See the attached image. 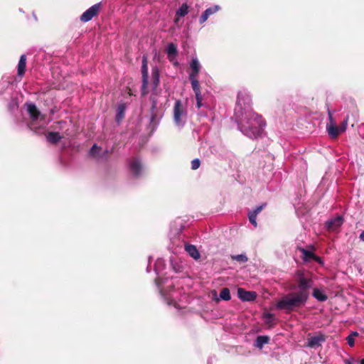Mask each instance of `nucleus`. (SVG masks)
<instances>
[{
  "label": "nucleus",
  "instance_id": "nucleus-1",
  "mask_svg": "<svg viewBox=\"0 0 364 364\" xmlns=\"http://www.w3.org/2000/svg\"><path fill=\"white\" fill-rule=\"evenodd\" d=\"M250 102L249 95L240 92L235 108V117L241 132L249 138L257 139L262 136L266 122L261 115L252 110Z\"/></svg>",
  "mask_w": 364,
  "mask_h": 364
},
{
  "label": "nucleus",
  "instance_id": "nucleus-2",
  "mask_svg": "<svg viewBox=\"0 0 364 364\" xmlns=\"http://www.w3.org/2000/svg\"><path fill=\"white\" fill-rule=\"evenodd\" d=\"M164 267V260L162 259H157L154 265V271L158 275V277L155 279V282L161 295L163 296L164 300L166 301L167 304L173 305L176 308H178V304L176 301L175 297L172 294H168L163 287V284L168 282L166 279L164 280L160 277L161 272Z\"/></svg>",
  "mask_w": 364,
  "mask_h": 364
},
{
  "label": "nucleus",
  "instance_id": "nucleus-3",
  "mask_svg": "<svg viewBox=\"0 0 364 364\" xmlns=\"http://www.w3.org/2000/svg\"><path fill=\"white\" fill-rule=\"evenodd\" d=\"M302 296H299L295 292L289 294L282 297L276 304L278 309L291 311L295 307H300L306 304Z\"/></svg>",
  "mask_w": 364,
  "mask_h": 364
},
{
  "label": "nucleus",
  "instance_id": "nucleus-4",
  "mask_svg": "<svg viewBox=\"0 0 364 364\" xmlns=\"http://www.w3.org/2000/svg\"><path fill=\"white\" fill-rule=\"evenodd\" d=\"M188 117L187 106L181 100L175 102L173 108V119L176 127L178 129L184 127Z\"/></svg>",
  "mask_w": 364,
  "mask_h": 364
},
{
  "label": "nucleus",
  "instance_id": "nucleus-5",
  "mask_svg": "<svg viewBox=\"0 0 364 364\" xmlns=\"http://www.w3.org/2000/svg\"><path fill=\"white\" fill-rule=\"evenodd\" d=\"M298 291L295 292L303 299L307 301L309 293V289L311 288L313 281L311 279L306 277L304 272L298 271L296 274Z\"/></svg>",
  "mask_w": 364,
  "mask_h": 364
},
{
  "label": "nucleus",
  "instance_id": "nucleus-6",
  "mask_svg": "<svg viewBox=\"0 0 364 364\" xmlns=\"http://www.w3.org/2000/svg\"><path fill=\"white\" fill-rule=\"evenodd\" d=\"M27 111L31 119V122L29 125L31 129H33L37 132V127L35 125V122L40 117V112L38 110L36 106L33 103H27Z\"/></svg>",
  "mask_w": 364,
  "mask_h": 364
},
{
  "label": "nucleus",
  "instance_id": "nucleus-7",
  "mask_svg": "<svg viewBox=\"0 0 364 364\" xmlns=\"http://www.w3.org/2000/svg\"><path fill=\"white\" fill-rule=\"evenodd\" d=\"M167 58L176 67L178 66L179 63L177 60L178 49L177 46L173 43H170L166 48Z\"/></svg>",
  "mask_w": 364,
  "mask_h": 364
},
{
  "label": "nucleus",
  "instance_id": "nucleus-8",
  "mask_svg": "<svg viewBox=\"0 0 364 364\" xmlns=\"http://www.w3.org/2000/svg\"><path fill=\"white\" fill-rule=\"evenodd\" d=\"M100 9V4H96L86 10L80 16V21L82 22L90 21L97 14Z\"/></svg>",
  "mask_w": 364,
  "mask_h": 364
},
{
  "label": "nucleus",
  "instance_id": "nucleus-9",
  "mask_svg": "<svg viewBox=\"0 0 364 364\" xmlns=\"http://www.w3.org/2000/svg\"><path fill=\"white\" fill-rule=\"evenodd\" d=\"M141 74H142V85H141V92L143 95L146 93V89L148 85V65L147 58L145 55L142 58V65H141Z\"/></svg>",
  "mask_w": 364,
  "mask_h": 364
},
{
  "label": "nucleus",
  "instance_id": "nucleus-10",
  "mask_svg": "<svg viewBox=\"0 0 364 364\" xmlns=\"http://www.w3.org/2000/svg\"><path fill=\"white\" fill-rule=\"evenodd\" d=\"M343 221L344 219L342 216L337 215L326 221V227L328 230L334 231L338 230L343 225Z\"/></svg>",
  "mask_w": 364,
  "mask_h": 364
},
{
  "label": "nucleus",
  "instance_id": "nucleus-11",
  "mask_svg": "<svg viewBox=\"0 0 364 364\" xmlns=\"http://www.w3.org/2000/svg\"><path fill=\"white\" fill-rule=\"evenodd\" d=\"M238 297L245 301H252L256 299V293L255 291H248L242 288L237 290Z\"/></svg>",
  "mask_w": 364,
  "mask_h": 364
},
{
  "label": "nucleus",
  "instance_id": "nucleus-12",
  "mask_svg": "<svg viewBox=\"0 0 364 364\" xmlns=\"http://www.w3.org/2000/svg\"><path fill=\"white\" fill-rule=\"evenodd\" d=\"M301 252L302 253V258L304 261L305 262H310V261H316L319 264H322L321 259L316 256L315 254H314L312 252L307 250L304 248H300L299 249Z\"/></svg>",
  "mask_w": 364,
  "mask_h": 364
},
{
  "label": "nucleus",
  "instance_id": "nucleus-13",
  "mask_svg": "<svg viewBox=\"0 0 364 364\" xmlns=\"http://www.w3.org/2000/svg\"><path fill=\"white\" fill-rule=\"evenodd\" d=\"M220 9V7L219 6H218V5L209 7L207 9H205L203 11V13L201 14V16H200V17L199 18L200 23V24L204 23L208 20V18H209V16L210 15H213V14H215Z\"/></svg>",
  "mask_w": 364,
  "mask_h": 364
},
{
  "label": "nucleus",
  "instance_id": "nucleus-14",
  "mask_svg": "<svg viewBox=\"0 0 364 364\" xmlns=\"http://www.w3.org/2000/svg\"><path fill=\"white\" fill-rule=\"evenodd\" d=\"M325 341V336L322 334L316 335L308 339V346L310 348H317L321 346V343Z\"/></svg>",
  "mask_w": 364,
  "mask_h": 364
},
{
  "label": "nucleus",
  "instance_id": "nucleus-15",
  "mask_svg": "<svg viewBox=\"0 0 364 364\" xmlns=\"http://www.w3.org/2000/svg\"><path fill=\"white\" fill-rule=\"evenodd\" d=\"M190 66L191 68V73L189 74V77H198V73L200 70V64L196 57L192 58L191 62L190 63Z\"/></svg>",
  "mask_w": 364,
  "mask_h": 364
},
{
  "label": "nucleus",
  "instance_id": "nucleus-16",
  "mask_svg": "<svg viewBox=\"0 0 364 364\" xmlns=\"http://www.w3.org/2000/svg\"><path fill=\"white\" fill-rule=\"evenodd\" d=\"M129 168L136 176H139L142 169L140 161L138 159H132L129 161Z\"/></svg>",
  "mask_w": 364,
  "mask_h": 364
},
{
  "label": "nucleus",
  "instance_id": "nucleus-17",
  "mask_svg": "<svg viewBox=\"0 0 364 364\" xmlns=\"http://www.w3.org/2000/svg\"><path fill=\"white\" fill-rule=\"evenodd\" d=\"M26 56L25 54H23L21 55L18 66H17V73L18 76L22 77L26 71Z\"/></svg>",
  "mask_w": 364,
  "mask_h": 364
},
{
  "label": "nucleus",
  "instance_id": "nucleus-18",
  "mask_svg": "<svg viewBox=\"0 0 364 364\" xmlns=\"http://www.w3.org/2000/svg\"><path fill=\"white\" fill-rule=\"evenodd\" d=\"M185 250L194 259L197 260L200 257V255L195 245L190 244L186 245Z\"/></svg>",
  "mask_w": 364,
  "mask_h": 364
},
{
  "label": "nucleus",
  "instance_id": "nucleus-19",
  "mask_svg": "<svg viewBox=\"0 0 364 364\" xmlns=\"http://www.w3.org/2000/svg\"><path fill=\"white\" fill-rule=\"evenodd\" d=\"M126 110V105L124 103H121L117 108L116 121L119 124L124 117Z\"/></svg>",
  "mask_w": 364,
  "mask_h": 364
},
{
  "label": "nucleus",
  "instance_id": "nucleus-20",
  "mask_svg": "<svg viewBox=\"0 0 364 364\" xmlns=\"http://www.w3.org/2000/svg\"><path fill=\"white\" fill-rule=\"evenodd\" d=\"M312 296L318 301H326L328 299L323 290L318 288L314 289Z\"/></svg>",
  "mask_w": 364,
  "mask_h": 364
},
{
  "label": "nucleus",
  "instance_id": "nucleus-21",
  "mask_svg": "<svg viewBox=\"0 0 364 364\" xmlns=\"http://www.w3.org/2000/svg\"><path fill=\"white\" fill-rule=\"evenodd\" d=\"M269 341V336H259L257 337L254 345L256 348L262 349L263 348L264 345L268 343Z\"/></svg>",
  "mask_w": 364,
  "mask_h": 364
},
{
  "label": "nucleus",
  "instance_id": "nucleus-22",
  "mask_svg": "<svg viewBox=\"0 0 364 364\" xmlns=\"http://www.w3.org/2000/svg\"><path fill=\"white\" fill-rule=\"evenodd\" d=\"M189 80L191 81V86L195 92L196 96L198 97V96L200 95L201 92H200V88L199 82L198 80V77H195L193 76V77H189Z\"/></svg>",
  "mask_w": 364,
  "mask_h": 364
},
{
  "label": "nucleus",
  "instance_id": "nucleus-23",
  "mask_svg": "<svg viewBox=\"0 0 364 364\" xmlns=\"http://www.w3.org/2000/svg\"><path fill=\"white\" fill-rule=\"evenodd\" d=\"M189 11V6L186 3H183L176 11V16L184 17Z\"/></svg>",
  "mask_w": 364,
  "mask_h": 364
},
{
  "label": "nucleus",
  "instance_id": "nucleus-24",
  "mask_svg": "<svg viewBox=\"0 0 364 364\" xmlns=\"http://www.w3.org/2000/svg\"><path fill=\"white\" fill-rule=\"evenodd\" d=\"M61 136L58 132H50L46 136V139L49 142L55 144L61 139Z\"/></svg>",
  "mask_w": 364,
  "mask_h": 364
},
{
  "label": "nucleus",
  "instance_id": "nucleus-25",
  "mask_svg": "<svg viewBox=\"0 0 364 364\" xmlns=\"http://www.w3.org/2000/svg\"><path fill=\"white\" fill-rule=\"evenodd\" d=\"M327 130H328V134L332 137V138H336L338 136V135L341 133L340 129H339V127L335 126L333 124H331V125L328 126L327 127Z\"/></svg>",
  "mask_w": 364,
  "mask_h": 364
},
{
  "label": "nucleus",
  "instance_id": "nucleus-26",
  "mask_svg": "<svg viewBox=\"0 0 364 364\" xmlns=\"http://www.w3.org/2000/svg\"><path fill=\"white\" fill-rule=\"evenodd\" d=\"M220 299L224 301H229L231 299L230 290L228 288H223L220 292Z\"/></svg>",
  "mask_w": 364,
  "mask_h": 364
},
{
  "label": "nucleus",
  "instance_id": "nucleus-27",
  "mask_svg": "<svg viewBox=\"0 0 364 364\" xmlns=\"http://www.w3.org/2000/svg\"><path fill=\"white\" fill-rule=\"evenodd\" d=\"M265 324L268 325L269 327H272L273 325L274 316L271 313H264L263 315Z\"/></svg>",
  "mask_w": 364,
  "mask_h": 364
},
{
  "label": "nucleus",
  "instance_id": "nucleus-28",
  "mask_svg": "<svg viewBox=\"0 0 364 364\" xmlns=\"http://www.w3.org/2000/svg\"><path fill=\"white\" fill-rule=\"evenodd\" d=\"M153 77V82L155 87H156L159 82V72L158 68H155L151 72Z\"/></svg>",
  "mask_w": 364,
  "mask_h": 364
},
{
  "label": "nucleus",
  "instance_id": "nucleus-29",
  "mask_svg": "<svg viewBox=\"0 0 364 364\" xmlns=\"http://www.w3.org/2000/svg\"><path fill=\"white\" fill-rule=\"evenodd\" d=\"M232 258L234 260H236V261L240 262H246L248 260L247 257L245 254L233 255V256H232Z\"/></svg>",
  "mask_w": 364,
  "mask_h": 364
},
{
  "label": "nucleus",
  "instance_id": "nucleus-30",
  "mask_svg": "<svg viewBox=\"0 0 364 364\" xmlns=\"http://www.w3.org/2000/svg\"><path fill=\"white\" fill-rule=\"evenodd\" d=\"M248 218L250 222L254 225V227L256 228L257 226V224L256 221L257 216H255V214L249 212Z\"/></svg>",
  "mask_w": 364,
  "mask_h": 364
},
{
  "label": "nucleus",
  "instance_id": "nucleus-31",
  "mask_svg": "<svg viewBox=\"0 0 364 364\" xmlns=\"http://www.w3.org/2000/svg\"><path fill=\"white\" fill-rule=\"evenodd\" d=\"M348 117L347 116L346 118L342 122L341 125L338 127L341 132H344L346 130L348 126Z\"/></svg>",
  "mask_w": 364,
  "mask_h": 364
},
{
  "label": "nucleus",
  "instance_id": "nucleus-32",
  "mask_svg": "<svg viewBox=\"0 0 364 364\" xmlns=\"http://www.w3.org/2000/svg\"><path fill=\"white\" fill-rule=\"evenodd\" d=\"M100 148L97 146L96 144H94L90 151V154L92 156H96L97 154L99 153Z\"/></svg>",
  "mask_w": 364,
  "mask_h": 364
},
{
  "label": "nucleus",
  "instance_id": "nucleus-33",
  "mask_svg": "<svg viewBox=\"0 0 364 364\" xmlns=\"http://www.w3.org/2000/svg\"><path fill=\"white\" fill-rule=\"evenodd\" d=\"M200 165V161L199 160V159H195L191 161V168L193 170H196L197 168H198Z\"/></svg>",
  "mask_w": 364,
  "mask_h": 364
},
{
  "label": "nucleus",
  "instance_id": "nucleus-34",
  "mask_svg": "<svg viewBox=\"0 0 364 364\" xmlns=\"http://www.w3.org/2000/svg\"><path fill=\"white\" fill-rule=\"evenodd\" d=\"M264 206H265V204L257 206L254 210H252V211H250V213H255V216H257V214H259L262 210V209L264 208Z\"/></svg>",
  "mask_w": 364,
  "mask_h": 364
},
{
  "label": "nucleus",
  "instance_id": "nucleus-35",
  "mask_svg": "<svg viewBox=\"0 0 364 364\" xmlns=\"http://www.w3.org/2000/svg\"><path fill=\"white\" fill-rule=\"evenodd\" d=\"M196 107L198 108H200L202 106H203V104H202V100H203V98H202V95H199V96H196Z\"/></svg>",
  "mask_w": 364,
  "mask_h": 364
},
{
  "label": "nucleus",
  "instance_id": "nucleus-36",
  "mask_svg": "<svg viewBox=\"0 0 364 364\" xmlns=\"http://www.w3.org/2000/svg\"><path fill=\"white\" fill-rule=\"evenodd\" d=\"M346 341H347L348 344L350 347H353V346H354V343H355L354 338H353V337H352V336H348L346 338Z\"/></svg>",
  "mask_w": 364,
  "mask_h": 364
},
{
  "label": "nucleus",
  "instance_id": "nucleus-37",
  "mask_svg": "<svg viewBox=\"0 0 364 364\" xmlns=\"http://www.w3.org/2000/svg\"><path fill=\"white\" fill-rule=\"evenodd\" d=\"M151 102H152V106H151V109L154 110L156 108V106H157V102L156 100L154 99V98H151Z\"/></svg>",
  "mask_w": 364,
  "mask_h": 364
},
{
  "label": "nucleus",
  "instance_id": "nucleus-38",
  "mask_svg": "<svg viewBox=\"0 0 364 364\" xmlns=\"http://www.w3.org/2000/svg\"><path fill=\"white\" fill-rule=\"evenodd\" d=\"M359 133L364 138V124H362L359 127Z\"/></svg>",
  "mask_w": 364,
  "mask_h": 364
},
{
  "label": "nucleus",
  "instance_id": "nucleus-39",
  "mask_svg": "<svg viewBox=\"0 0 364 364\" xmlns=\"http://www.w3.org/2000/svg\"><path fill=\"white\" fill-rule=\"evenodd\" d=\"M359 238H360V240L364 242V230L362 231V232L360 234Z\"/></svg>",
  "mask_w": 364,
  "mask_h": 364
},
{
  "label": "nucleus",
  "instance_id": "nucleus-40",
  "mask_svg": "<svg viewBox=\"0 0 364 364\" xmlns=\"http://www.w3.org/2000/svg\"><path fill=\"white\" fill-rule=\"evenodd\" d=\"M349 336H352L353 338H355L358 336V333L356 331H352Z\"/></svg>",
  "mask_w": 364,
  "mask_h": 364
},
{
  "label": "nucleus",
  "instance_id": "nucleus-41",
  "mask_svg": "<svg viewBox=\"0 0 364 364\" xmlns=\"http://www.w3.org/2000/svg\"><path fill=\"white\" fill-rule=\"evenodd\" d=\"M346 364H353V359H348L345 360Z\"/></svg>",
  "mask_w": 364,
  "mask_h": 364
},
{
  "label": "nucleus",
  "instance_id": "nucleus-42",
  "mask_svg": "<svg viewBox=\"0 0 364 364\" xmlns=\"http://www.w3.org/2000/svg\"><path fill=\"white\" fill-rule=\"evenodd\" d=\"M146 272H150V267H149V264L148 265V267H146Z\"/></svg>",
  "mask_w": 364,
  "mask_h": 364
},
{
  "label": "nucleus",
  "instance_id": "nucleus-43",
  "mask_svg": "<svg viewBox=\"0 0 364 364\" xmlns=\"http://www.w3.org/2000/svg\"><path fill=\"white\" fill-rule=\"evenodd\" d=\"M360 364H364V358L360 360Z\"/></svg>",
  "mask_w": 364,
  "mask_h": 364
},
{
  "label": "nucleus",
  "instance_id": "nucleus-44",
  "mask_svg": "<svg viewBox=\"0 0 364 364\" xmlns=\"http://www.w3.org/2000/svg\"><path fill=\"white\" fill-rule=\"evenodd\" d=\"M328 117H329V119H330L331 120H332V117H331V113H330V112H329Z\"/></svg>",
  "mask_w": 364,
  "mask_h": 364
},
{
  "label": "nucleus",
  "instance_id": "nucleus-45",
  "mask_svg": "<svg viewBox=\"0 0 364 364\" xmlns=\"http://www.w3.org/2000/svg\"><path fill=\"white\" fill-rule=\"evenodd\" d=\"M173 268L175 269L176 272H179V269H176L174 266H173Z\"/></svg>",
  "mask_w": 364,
  "mask_h": 364
}]
</instances>
